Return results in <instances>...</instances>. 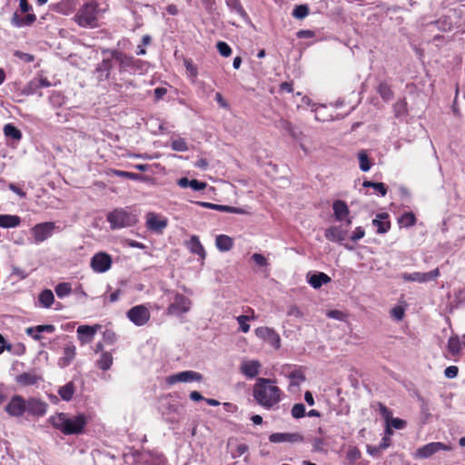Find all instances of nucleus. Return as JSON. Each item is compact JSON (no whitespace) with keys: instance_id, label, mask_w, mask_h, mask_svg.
I'll list each match as a JSON object with an SVG mask.
<instances>
[{"instance_id":"7c9ffc66","label":"nucleus","mask_w":465,"mask_h":465,"mask_svg":"<svg viewBox=\"0 0 465 465\" xmlns=\"http://www.w3.org/2000/svg\"><path fill=\"white\" fill-rule=\"evenodd\" d=\"M287 377L290 379V387H298L304 380V374L300 369L292 371Z\"/></svg>"},{"instance_id":"0e129e2a","label":"nucleus","mask_w":465,"mask_h":465,"mask_svg":"<svg viewBox=\"0 0 465 465\" xmlns=\"http://www.w3.org/2000/svg\"><path fill=\"white\" fill-rule=\"evenodd\" d=\"M391 425L395 428V429H402L405 425V421L401 420V419H392L391 421Z\"/></svg>"},{"instance_id":"5701e85b","label":"nucleus","mask_w":465,"mask_h":465,"mask_svg":"<svg viewBox=\"0 0 465 465\" xmlns=\"http://www.w3.org/2000/svg\"><path fill=\"white\" fill-rule=\"evenodd\" d=\"M21 223V219L17 215L1 214L0 226L3 228H15Z\"/></svg>"},{"instance_id":"6ab92c4d","label":"nucleus","mask_w":465,"mask_h":465,"mask_svg":"<svg viewBox=\"0 0 465 465\" xmlns=\"http://www.w3.org/2000/svg\"><path fill=\"white\" fill-rule=\"evenodd\" d=\"M196 203L200 206H203V207H205L208 209H212V210L220 211V212L232 213H237V214H246L247 213V212L242 208H237V207H232V206H229V205L215 204V203H206V202H197Z\"/></svg>"},{"instance_id":"6e6d98bb","label":"nucleus","mask_w":465,"mask_h":465,"mask_svg":"<svg viewBox=\"0 0 465 465\" xmlns=\"http://www.w3.org/2000/svg\"><path fill=\"white\" fill-rule=\"evenodd\" d=\"M207 187V183L204 182H200L196 179L191 180V188L193 191H202Z\"/></svg>"},{"instance_id":"e433bc0d","label":"nucleus","mask_w":465,"mask_h":465,"mask_svg":"<svg viewBox=\"0 0 465 465\" xmlns=\"http://www.w3.org/2000/svg\"><path fill=\"white\" fill-rule=\"evenodd\" d=\"M448 350L452 355H456L460 351V342L457 335L451 336L448 341Z\"/></svg>"},{"instance_id":"39448f33","label":"nucleus","mask_w":465,"mask_h":465,"mask_svg":"<svg viewBox=\"0 0 465 465\" xmlns=\"http://www.w3.org/2000/svg\"><path fill=\"white\" fill-rule=\"evenodd\" d=\"M145 225L148 231L161 234L168 225V219L161 214L149 212L145 215Z\"/></svg>"},{"instance_id":"f257e3e1","label":"nucleus","mask_w":465,"mask_h":465,"mask_svg":"<svg viewBox=\"0 0 465 465\" xmlns=\"http://www.w3.org/2000/svg\"><path fill=\"white\" fill-rule=\"evenodd\" d=\"M271 379L259 378L253 385L254 400L265 409H272L281 401L282 391Z\"/></svg>"},{"instance_id":"7ed1b4c3","label":"nucleus","mask_w":465,"mask_h":465,"mask_svg":"<svg viewBox=\"0 0 465 465\" xmlns=\"http://www.w3.org/2000/svg\"><path fill=\"white\" fill-rule=\"evenodd\" d=\"M107 222L113 230L131 227L138 222L137 217L127 208H117L107 214Z\"/></svg>"},{"instance_id":"09e8293b","label":"nucleus","mask_w":465,"mask_h":465,"mask_svg":"<svg viewBox=\"0 0 465 465\" xmlns=\"http://www.w3.org/2000/svg\"><path fill=\"white\" fill-rule=\"evenodd\" d=\"M184 64H185V68H186V72H187L188 75L193 80H194L198 74L196 66L193 64L192 61H189V60H185Z\"/></svg>"},{"instance_id":"b1692460","label":"nucleus","mask_w":465,"mask_h":465,"mask_svg":"<svg viewBox=\"0 0 465 465\" xmlns=\"http://www.w3.org/2000/svg\"><path fill=\"white\" fill-rule=\"evenodd\" d=\"M36 17L34 14H27L25 17H20L17 14H14L12 24L17 27L30 25L35 21Z\"/></svg>"},{"instance_id":"f03ea898","label":"nucleus","mask_w":465,"mask_h":465,"mask_svg":"<svg viewBox=\"0 0 465 465\" xmlns=\"http://www.w3.org/2000/svg\"><path fill=\"white\" fill-rule=\"evenodd\" d=\"M52 426L65 435L80 434L87 423V418L84 414L69 415L68 413L59 412L49 418Z\"/></svg>"},{"instance_id":"79ce46f5","label":"nucleus","mask_w":465,"mask_h":465,"mask_svg":"<svg viewBox=\"0 0 465 465\" xmlns=\"http://www.w3.org/2000/svg\"><path fill=\"white\" fill-rule=\"evenodd\" d=\"M172 149L176 152H185L188 150V146L184 139L178 138L172 142Z\"/></svg>"},{"instance_id":"774afa93","label":"nucleus","mask_w":465,"mask_h":465,"mask_svg":"<svg viewBox=\"0 0 465 465\" xmlns=\"http://www.w3.org/2000/svg\"><path fill=\"white\" fill-rule=\"evenodd\" d=\"M391 445V439L389 436H384L381 442L379 444L380 449L382 450L387 449Z\"/></svg>"},{"instance_id":"dca6fc26","label":"nucleus","mask_w":465,"mask_h":465,"mask_svg":"<svg viewBox=\"0 0 465 465\" xmlns=\"http://www.w3.org/2000/svg\"><path fill=\"white\" fill-rule=\"evenodd\" d=\"M262 364L257 360H243L240 365V371L249 379L255 378L259 372Z\"/></svg>"},{"instance_id":"bf43d9fd","label":"nucleus","mask_w":465,"mask_h":465,"mask_svg":"<svg viewBox=\"0 0 465 465\" xmlns=\"http://www.w3.org/2000/svg\"><path fill=\"white\" fill-rule=\"evenodd\" d=\"M111 67V63L108 60H104L102 64L98 66L97 72H105V78L109 75V70Z\"/></svg>"},{"instance_id":"e2e57ef3","label":"nucleus","mask_w":465,"mask_h":465,"mask_svg":"<svg viewBox=\"0 0 465 465\" xmlns=\"http://www.w3.org/2000/svg\"><path fill=\"white\" fill-rule=\"evenodd\" d=\"M372 188L379 192L381 196H385L387 193V189L383 183H375Z\"/></svg>"},{"instance_id":"c85d7f7f","label":"nucleus","mask_w":465,"mask_h":465,"mask_svg":"<svg viewBox=\"0 0 465 465\" xmlns=\"http://www.w3.org/2000/svg\"><path fill=\"white\" fill-rule=\"evenodd\" d=\"M37 381L38 377L33 372H24L16 377V381L24 386L34 385Z\"/></svg>"},{"instance_id":"603ef678","label":"nucleus","mask_w":465,"mask_h":465,"mask_svg":"<svg viewBox=\"0 0 465 465\" xmlns=\"http://www.w3.org/2000/svg\"><path fill=\"white\" fill-rule=\"evenodd\" d=\"M103 337H104V341L107 344L114 343L116 339H117L115 332L114 331H112V330H105L104 331Z\"/></svg>"},{"instance_id":"9d476101","label":"nucleus","mask_w":465,"mask_h":465,"mask_svg":"<svg viewBox=\"0 0 465 465\" xmlns=\"http://www.w3.org/2000/svg\"><path fill=\"white\" fill-rule=\"evenodd\" d=\"M129 320L137 326H143L150 319V312L143 305H137L130 309L127 312Z\"/></svg>"},{"instance_id":"4be33fe9","label":"nucleus","mask_w":465,"mask_h":465,"mask_svg":"<svg viewBox=\"0 0 465 465\" xmlns=\"http://www.w3.org/2000/svg\"><path fill=\"white\" fill-rule=\"evenodd\" d=\"M332 208H333L335 218L338 221L343 220L349 213V208L343 201H341V200L335 201L333 203Z\"/></svg>"},{"instance_id":"20e7f679","label":"nucleus","mask_w":465,"mask_h":465,"mask_svg":"<svg viewBox=\"0 0 465 465\" xmlns=\"http://www.w3.org/2000/svg\"><path fill=\"white\" fill-rule=\"evenodd\" d=\"M99 15L98 5L94 2L84 4L74 16L75 21L81 26L95 27Z\"/></svg>"},{"instance_id":"13d9d810","label":"nucleus","mask_w":465,"mask_h":465,"mask_svg":"<svg viewBox=\"0 0 465 465\" xmlns=\"http://www.w3.org/2000/svg\"><path fill=\"white\" fill-rule=\"evenodd\" d=\"M327 316L332 319H336L339 321H343L345 319V314L338 310L330 311L327 312Z\"/></svg>"},{"instance_id":"4468645a","label":"nucleus","mask_w":465,"mask_h":465,"mask_svg":"<svg viewBox=\"0 0 465 465\" xmlns=\"http://www.w3.org/2000/svg\"><path fill=\"white\" fill-rule=\"evenodd\" d=\"M440 275V271L438 268L432 270L429 272H415L412 273H403L402 279L406 282H427L430 281L435 280Z\"/></svg>"},{"instance_id":"a211bd4d","label":"nucleus","mask_w":465,"mask_h":465,"mask_svg":"<svg viewBox=\"0 0 465 465\" xmlns=\"http://www.w3.org/2000/svg\"><path fill=\"white\" fill-rule=\"evenodd\" d=\"M100 329L101 326L98 324H95L94 326L81 325L77 328L78 338L83 342H90L94 337L96 331Z\"/></svg>"},{"instance_id":"2f4dec72","label":"nucleus","mask_w":465,"mask_h":465,"mask_svg":"<svg viewBox=\"0 0 465 465\" xmlns=\"http://www.w3.org/2000/svg\"><path fill=\"white\" fill-rule=\"evenodd\" d=\"M113 355L110 352L104 351L101 354L100 359L97 361V366L103 370L107 371L113 364Z\"/></svg>"},{"instance_id":"f8f14e48","label":"nucleus","mask_w":465,"mask_h":465,"mask_svg":"<svg viewBox=\"0 0 465 465\" xmlns=\"http://www.w3.org/2000/svg\"><path fill=\"white\" fill-rule=\"evenodd\" d=\"M91 267L96 272H105L111 268L112 258L105 252H98L91 259Z\"/></svg>"},{"instance_id":"c03bdc74","label":"nucleus","mask_w":465,"mask_h":465,"mask_svg":"<svg viewBox=\"0 0 465 465\" xmlns=\"http://www.w3.org/2000/svg\"><path fill=\"white\" fill-rule=\"evenodd\" d=\"M309 14V9L306 5H298L292 11V15L298 19H303Z\"/></svg>"},{"instance_id":"0eeeda50","label":"nucleus","mask_w":465,"mask_h":465,"mask_svg":"<svg viewBox=\"0 0 465 465\" xmlns=\"http://www.w3.org/2000/svg\"><path fill=\"white\" fill-rule=\"evenodd\" d=\"M5 411L10 417H22L26 412V401L20 395H14L6 404Z\"/></svg>"},{"instance_id":"864d4df0","label":"nucleus","mask_w":465,"mask_h":465,"mask_svg":"<svg viewBox=\"0 0 465 465\" xmlns=\"http://www.w3.org/2000/svg\"><path fill=\"white\" fill-rule=\"evenodd\" d=\"M114 173L119 177H124V178H128L131 180H137L140 178V175L138 173H134L120 171V170H115Z\"/></svg>"},{"instance_id":"ddd939ff","label":"nucleus","mask_w":465,"mask_h":465,"mask_svg":"<svg viewBox=\"0 0 465 465\" xmlns=\"http://www.w3.org/2000/svg\"><path fill=\"white\" fill-rule=\"evenodd\" d=\"M203 375L194 371H183L175 374H173L167 378L168 384H174L176 382H192L201 381Z\"/></svg>"},{"instance_id":"a878e982","label":"nucleus","mask_w":465,"mask_h":465,"mask_svg":"<svg viewBox=\"0 0 465 465\" xmlns=\"http://www.w3.org/2000/svg\"><path fill=\"white\" fill-rule=\"evenodd\" d=\"M216 247L222 252H227L232 248L233 241L231 237L221 234L216 237Z\"/></svg>"},{"instance_id":"473e14b6","label":"nucleus","mask_w":465,"mask_h":465,"mask_svg":"<svg viewBox=\"0 0 465 465\" xmlns=\"http://www.w3.org/2000/svg\"><path fill=\"white\" fill-rule=\"evenodd\" d=\"M377 92L385 102L391 100L393 97V92L391 91V87L385 83H381L378 85Z\"/></svg>"},{"instance_id":"58836bf2","label":"nucleus","mask_w":465,"mask_h":465,"mask_svg":"<svg viewBox=\"0 0 465 465\" xmlns=\"http://www.w3.org/2000/svg\"><path fill=\"white\" fill-rule=\"evenodd\" d=\"M54 332V326L52 324H46V325H38L35 327H29L25 330V332L28 335H32L33 332Z\"/></svg>"},{"instance_id":"cd10ccee","label":"nucleus","mask_w":465,"mask_h":465,"mask_svg":"<svg viewBox=\"0 0 465 465\" xmlns=\"http://www.w3.org/2000/svg\"><path fill=\"white\" fill-rule=\"evenodd\" d=\"M388 217L386 213H380L376 216V218L372 221V224L377 228L378 233H384L388 232L390 229V222L381 221Z\"/></svg>"},{"instance_id":"412c9836","label":"nucleus","mask_w":465,"mask_h":465,"mask_svg":"<svg viewBox=\"0 0 465 465\" xmlns=\"http://www.w3.org/2000/svg\"><path fill=\"white\" fill-rule=\"evenodd\" d=\"M331 278L324 272H318L309 276L308 282L314 289H319L322 284L329 283Z\"/></svg>"},{"instance_id":"69168bd1","label":"nucleus","mask_w":465,"mask_h":465,"mask_svg":"<svg viewBox=\"0 0 465 465\" xmlns=\"http://www.w3.org/2000/svg\"><path fill=\"white\" fill-rule=\"evenodd\" d=\"M177 184L182 188L191 187V180L186 177H183L177 181Z\"/></svg>"},{"instance_id":"aec40b11","label":"nucleus","mask_w":465,"mask_h":465,"mask_svg":"<svg viewBox=\"0 0 465 465\" xmlns=\"http://www.w3.org/2000/svg\"><path fill=\"white\" fill-rule=\"evenodd\" d=\"M325 237L331 242H342L347 237V231L341 226H331L325 230Z\"/></svg>"},{"instance_id":"f3484780","label":"nucleus","mask_w":465,"mask_h":465,"mask_svg":"<svg viewBox=\"0 0 465 465\" xmlns=\"http://www.w3.org/2000/svg\"><path fill=\"white\" fill-rule=\"evenodd\" d=\"M47 404L35 398L26 401V412L35 416H43L46 412Z\"/></svg>"},{"instance_id":"680f3d73","label":"nucleus","mask_w":465,"mask_h":465,"mask_svg":"<svg viewBox=\"0 0 465 465\" xmlns=\"http://www.w3.org/2000/svg\"><path fill=\"white\" fill-rule=\"evenodd\" d=\"M365 234L364 230L361 227H357L356 230L352 232L351 239L353 242H356L360 239H361Z\"/></svg>"},{"instance_id":"393cba45","label":"nucleus","mask_w":465,"mask_h":465,"mask_svg":"<svg viewBox=\"0 0 465 465\" xmlns=\"http://www.w3.org/2000/svg\"><path fill=\"white\" fill-rule=\"evenodd\" d=\"M188 248L192 252L198 254L202 259H204L205 251L197 236L193 235L191 237L190 241L188 242Z\"/></svg>"},{"instance_id":"c9c22d12","label":"nucleus","mask_w":465,"mask_h":465,"mask_svg":"<svg viewBox=\"0 0 465 465\" xmlns=\"http://www.w3.org/2000/svg\"><path fill=\"white\" fill-rule=\"evenodd\" d=\"M5 136L11 137L15 140H20L22 137L21 131L11 124H7L4 127Z\"/></svg>"},{"instance_id":"a18cd8bd","label":"nucleus","mask_w":465,"mask_h":465,"mask_svg":"<svg viewBox=\"0 0 465 465\" xmlns=\"http://www.w3.org/2000/svg\"><path fill=\"white\" fill-rule=\"evenodd\" d=\"M250 319L251 317L247 315H241L236 318L238 323L240 324L241 331L244 333L248 332L250 330V325L247 323ZM252 319H253V316H252Z\"/></svg>"},{"instance_id":"ea45409f","label":"nucleus","mask_w":465,"mask_h":465,"mask_svg":"<svg viewBox=\"0 0 465 465\" xmlns=\"http://www.w3.org/2000/svg\"><path fill=\"white\" fill-rule=\"evenodd\" d=\"M399 223L405 227L412 226L416 223L415 215L412 213H405L400 218Z\"/></svg>"},{"instance_id":"bb28decb","label":"nucleus","mask_w":465,"mask_h":465,"mask_svg":"<svg viewBox=\"0 0 465 465\" xmlns=\"http://www.w3.org/2000/svg\"><path fill=\"white\" fill-rule=\"evenodd\" d=\"M74 391H75V386H74V382L69 381L65 385L59 388L58 394L64 401H69L72 400V398L74 394Z\"/></svg>"},{"instance_id":"6e6552de","label":"nucleus","mask_w":465,"mask_h":465,"mask_svg":"<svg viewBox=\"0 0 465 465\" xmlns=\"http://www.w3.org/2000/svg\"><path fill=\"white\" fill-rule=\"evenodd\" d=\"M451 446L442 442H430L416 450L414 453L415 459H427L439 450H450Z\"/></svg>"},{"instance_id":"f704fd0d","label":"nucleus","mask_w":465,"mask_h":465,"mask_svg":"<svg viewBox=\"0 0 465 465\" xmlns=\"http://www.w3.org/2000/svg\"><path fill=\"white\" fill-rule=\"evenodd\" d=\"M358 159L360 162V169L362 172H368L371 167V163L369 160L367 152L365 150L360 151L358 153Z\"/></svg>"},{"instance_id":"2eb2a0df","label":"nucleus","mask_w":465,"mask_h":465,"mask_svg":"<svg viewBox=\"0 0 465 465\" xmlns=\"http://www.w3.org/2000/svg\"><path fill=\"white\" fill-rule=\"evenodd\" d=\"M269 440L272 443H282V442L296 443V442H302L303 436L298 432H293V433L276 432V433H272L270 435Z\"/></svg>"},{"instance_id":"9b49d317","label":"nucleus","mask_w":465,"mask_h":465,"mask_svg":"<svg viewBox=\"0 0 465 465\" xmlns=\"http://www.w3.org/2000/svg\"><path fill=\"white\" fill-rule=\"evenodd\" d=\"M258 338L268 342L272 347L278 350L281 347V338L279 334L272 328L259 327L255 330Z\"/></svg>"},{"instance_id":"4c0bfd02","label":"nucleus","mask_w":465,"mask_h":465,"mask_svg":"<svg viewBox=\"0 0 465 465\" xmlns=\"http://www.w3.org/2000/svg\"><path fill=\"white\" fill-rule=\"evenodd\" d=\"M72 292V286L69 282H62L56 285L55 292L59 298L69 295Z\"/></svg>"},{"instance_id":"8fccbe9b","label":"nucleus","mask_w":465,"mask_h":465,"mask_svg":"<svg viewBox=\"0 0 465 465\" xmlns=\"http://www.w3.org/2000/svg\"><path fill=\"white\" fill-rule=\"evenodd\" d=\"M287 315L301 319L303 317L304 314L297 305H290L287 310Z\"/></svg>"},{"instance_id":"338daca9","label":"nucleus","mask_w":465,"mask_h":465,"mask_svg":"<svg viewBox=\"0 0 465 465\" xmlns=\"http://www.w3.org/2000/svg\"><path fill=\"white\" fill-rule=\"evenodd\" d=\"M31 5L27 0H20V9L23 13H28L31 10Z\"/></svg>"},{"instance_id":"37998d69","label":"nucleus","mask_w":465,"mask_h":465,"mask_svg":"<svg viewBox=\"0 0 465 465\" xmlns=\"http://www.w3.org/2000/svg\"><path fill=\"white\" fill-rule=\"evenodd\" d=\"M216 47L219 54L223 57H229L232 54V49L225 42H218Z\"/></svg>"},{"instance_id":"4d7b16f0","label":"nucleus","mask_w":465,"mask_h":465,"mask_svg":"<svg viewBox=\"0 0 465 465\" xmlns=\"http://www.w3.org/2000/svg\"><path fill=\"white\" fill-rule=\"evenodd\" d=\"M252 259L260 266H266L268 264L266 258L262 254L254 253Z\"/></svg>"},{"instance_id":"c756f323","label":"nucleus","mask_w":465,"mask_h":465,"mask_svg":"<svg viewBox=\"0 0 465 465\" xmlns=\"http://www.w3.org/2000/svg\"><path fill=\"white\" fill-rule=\"evenodd\" d=\"M75 356V346L68 345L64 349V357L60 360V365L65 367L70 364Z\"/></svg>"},{"instance_id":"72a5a7b5","label":"nucleus","mask_w":465,"mask_h":465,"mask_svg":"<svg viewBox=\"0 0 465 465\" xmlns=\"http://www.w3.org/2000/svg\"><path fill=\"white\" fill-rule=\"evenodd\" d=\"M54 300V293L51 290H45L39 295V302L45 308H49L53 304Z\"/></svg>"},{"instance_id":"3c124183","label":"nucleus","mask_w":465,"mask_h":465,"mask_svg":"<svg viewBox=\"0 0 465 465\" xmlns=\"http://www.w3.org/2000/svg\"><path fill=\"white\" fill-rule=\"evenodd\" d=\"M14 55L25 63H32L35 61V56L33 54L21 51H15Z\"/></svg>"},{"instance_id":"052dcab7","label":"nucleus","mask_w":465,"mask_h":465,"mask_svg":"<svg viewBox=\"0 0 465 465\" xmlns=\"http://www.w3.org/2000/svg\"><path fill=\"white\" fill-rule=\"evenodd\" d=\"M391 315L393 318H395L396 320L398 321H401L402 320L403 316H404V311L401 307L398 306V307H394L392 310H391Z\"/></svg>"},{"instance_id":"423d86ee","label":"nucleus","mask_w":465,"mask_h":465,"mask_svg":"<svg viewBox=\"0 0 465 465\" xmlns=\"http://www.w3.org/2000/svg\"><path fill=\"white\" fill-rule=\"evenodd\" d=\"M191 301L183 296V294H175L173 301L170 303L167 308V313L169 315H180L186 313L191 309Z\"/></svg>"},{"instance_id":"a19ab883","label":"nucleus","mask_w":465,"mask_h":465,"mask_svg":"<svg viewBox=\"0 0 465 465\" xmlns=\"http://www.w3.org/2000/svg\"><path fill=\"white\" fill-rule=\"evenodd\" d=\"M227 5L239 15L244 17L246 13L238 0H226Z\"/></svg>"},{"instance_id":"49530a36","label":"nucleus","mask_w":465,"mask_h":465,"mask_svg":"<svg viewBox=\"0 0 465 465\" xmlns=\"http://www.w3.org/2000/svg\"><path fill=\"white\" fill-rule=\"evenodd\" d=\"M292 415L295 419H300L305 415V407L302 403H296L292 409Z\"/></svg>"},{"instance_id":"1a4fd4ad","label":"nucleus","mask_w":465,"mask_h":465,"mask_svg":"<svg viewBox=\"0 0 465 465\" xmlns=\"http://www.w3.org/2000/svg\"><path fill=\"white\" fill-rule=\"evenodd\" d=\"M55 229L53 222L41 223L32 228V233L35 242H42L52 236Z\"/></svg>"},{"instance_id":"de8ad7c7","label":"nucleus","mask_w":465,"mask_h":465,"mask_svg":"<svg viewBox=\"0 0 465 465\" xmlns=\"http://www.w3.org/2000/svg\"><path fill=\"white\" fill-rule=\"evenodd\" d=\"M395 115L401 116L407 113V103L404 100H400L394 104Z\"/></svg>"},{"instance_id":"5fc2aeb1","label":"nucleus","mask_w":465,"mask_h":465,"mask_svg":"<svg viewBox=\"0 0 465 465\" xmlns=\"http://www.w3.org/2000/svg\"><path fill=\"white\" fill-rule=\"evenodd\" d=\"M459 369L457 366H449L445 369L444 374L449 379H453L458 375Z\"/></svg>"}]
</instances>
